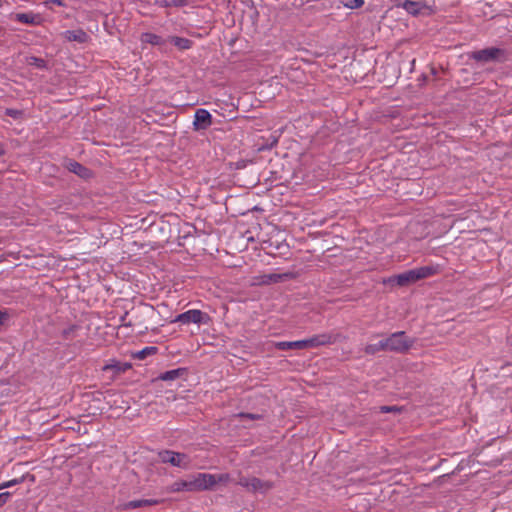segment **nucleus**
Instances as JSON below:
<instances>
[{"label": "nucleus", "instance_id": "f03ea898", "mask_svg": "<svg viewBox=\"0 0 512 512\" xmlns=\"http://www.w3.org/2000/svg\"><path fill=\"white\" fill-rule=\"evenodd\" d=\"M384 341L387 351L397 353H404L413 345V340L408 338L403 331L391 334L389 337L385 338Z\"/></svg>", "mask_w": 512, "mask_h": 512}, {"label": "nucleus", "instance_id": "a211bd4d", "mask_svg": "<svg viewBox=\"0 0 512 512\" xmlns=\"http://www.w3.org/2000/svg\"><path fill=\"white\" fill-rule=\"evenodd\" d=\"M184 372H185V369H182V368L169 370V371L161 373L158 376V379L162 380V381H174L177 378H179L180 376H182L184 374Z\"/></svg>", "mask_w": 512, "mask_h": 512}, {"label": "nucleus", "instance_id": "6ab92c4d", "mask_svg": "<svg viewBox=\"0 0 512 512\" xmlns=\"http://www.w3.org/2000/svg\"><path fill=\"white\" fill-rule=\"evenodd\" d=\"M131 368V364L127 363V362H118V361H113L109 364H106L104 367H103V370L104 371H107V370H114L116 373H123L125 371H127L128 369Z\"/></svg>", "mask_w": 512, "mask_h": 512}, {"label": "nucleus", "instance_id": "c9c22d12", "mask_svg": "<svg viewBox=\"0 0 512 512\" xmlns=\"http://www.w3.org/2000/svg\"><path fill=\"white\" fill-rule=\"evenodd\" d=\"M4 154H5L4 146L2 144H0V156H2Z\"/></svg>", "mask_w": 512, "mask_h": 512}, {"label": "nucleus", "instance_id": "4be33fe9", "mask_svg": "<svg viewBox=\"0 0 512 512\" xmlns=\"http://www.w3.org/2000/svg\"><path fill=\"white\" fill-rule=\"evenodd\" d=\"M26 63L29 66H34V67H37L39 69L46 68V61L44 59H42V58H38V57H35V56L27 57L26 58Z\"/></svg>", "mask_w": 512, "mask_h": 512}, {"label": "nucleus", "instance_id": "dca6fc26", "mask_svg": "<svg viewBox=\"0 0 512 512\" xmlns=\"http://www.w3.org/2000/svg\"><path fill=\"white\" fill-rule=\"evenodd\" d=\"M172 492L194 491L192 478L189 480H177L171 485Z\"/></svg>", "mask_w": 512, "mask_h": 512}, {"label": "nucleus", "instance_id": "2eb2a0df", "mask_svg": "<svg viewBox=\"0 0 512 512\" xmlns=\"http://www.w3.org/2000/svg\"><path fill=\"white\" fill-rule=\"evenodd\" d=\"M167 41L172 43L180 51L188 50L193 45L192 40L178 36H169Z\"/></svg>", "mask_w": 512, "mask_h": 512}, {"label": "nucleus", "instance_id": "f8f14e48", "mask_svg": "<svg viewBox=\"0 0 512 512\" xmlns=\"http://www.w3.org/2000/svg\"><path fill=\"white\" fill-rule=\"evenodd\" d=\"M17 22L29 25H36L40 23V15L33 12L16 13L11 16Z\"/></svg>", "mask_w": 512, "mask_h": 512}, {"label": "nucleus", "instance_id": "393cba45", "mask_svg": "<svg viewBox=\"0 0 512 512\" xmlns=\"http://www.w3.org/2000/svg\"><path fill=\"white\" fill-rule=\"evenodd\" d=\"M340 2L349 9H357L364 5V0H340Z\"/></svg>", "mask_w": 512, "mask_h": 512}, {"label": "nucleus", "instance_id": "bb28decb", "mask_svg": "<svg viewBox=\"0 0 512 512\" xmlns=\"http://www.w3.org/2000/svg\"><path fill=\"white\" fill-rule=\"evenodd\" d=\"M23 480H24V478L21 477V478H15V479L10 480V481L2 482V483H0V490L12 487V486L17 485V484H20V483L23 482Z\"/></svg>", "mask_w": 512, "mask_h": 512}, {"label": "nucleus", "instance_id": "aec40b11", "mask_svg": "<svg viewBox=\"0 0 512 512\" xmlns=\"http://www.w3.org/2000/svg\"><path fill=\"white\" fill-rule=\"evenodd\" d=\"M368 355H374L380 351H387L384 339L375 344H368L364 349Z\"/></svg>", "mask_w": 512, "mask_h": 512}, {"label": "nucleus", "instance_id": "2f4dec72", "mask_svg": "<svg viewBox=\"0 0 512 512\" xmlns=\"http://www.w3.org/2000/svg\"><path fill=\"white\" fill-rule=\"evenodd\" d=\"M240 417L248 418V419H252V420L260 418V416L258 414H250V413H241Z\"/></svg>", "mask_w": 512, "mask_h": 512}, {"label": "nucleus", "instance_id": "0eeeda50", "mask_svg": "<svg viewBox=\"0 0 512 512\" xmlns=\"http://www.w3.org/2000/svg\"><path fill=\"white\" fill-rule=\"evenodd\" d=\"M504 55V50L496 47H490L473 52L472 58L479 62H490L500 60Z\"/></svg>", "mask_w": 512, "mask_h": 512}, {"label": "nucleus", "instance_id": "9b49d317", "mask_svg": "<svg viewBox=\"0 0 512 512\" xmlns=\"http://www.w3.org/2000/svg\"><path fill=\"white\" fill-rule=\"evenodd\" d=\"M140 41L141 43H147L153 46H158L161 50L166 51L165 45L167 40L154 33H142L140 36Z\"/></svg>", "mask_w": 512, "mask_h": 512}, {"label": "nucleus", "instance_id": "b1692460", "mask_svg": "<svg viewBox=\"0 0 512 512\" xmlns=\"http://www.w3.org/2000/svg\"><path fill=\"white\" fill-rule=\"evenodd\" d=\"M157 351V347H154V346H148V347H145L144 349L138 351L136 354H135V357L137 359H144L147 355H152V354H155Z\"/></svg>", "mask_w": 512, "mask_h": 512}, {"label": "nucleus", "instance_id": "ddd939ff", "mask_svg": "<svg viewBox=\"0 0 512 512\" xmlns=\"http://www.w3.org/2000/svg\"><path fill=\"white\" fill-rule=\"evenodd\" d=\"M66 167L70 172L84 179L89 178L92 174L88 168L84 167L82 164L74 160L68 161Z\"/></svg>", "mask_w": 512, "mask_h": 512}, {"label": "nucleus", "instance_id": "20e7f679", "mask_svg": "<svg viewBox=\"0 0 512 512\" xmlns=\"http://www.w3.org/2000/svg\"><path fill=\"white\" fill-rule=\"evenodd\" d=\"M159 458L163 463H169L172 466L188 469L191 460L188 455L171 450H164L159 453Z\"/></svg>", "mask_w": 512, "mask_h": 512}, {"label": "nucleus", "instance_id": "473e14b6", "mask_svg": "<svg viewBox=\"0 0 512 512\" xmlns=\"http://www.w3.org/2000/svg\"><path fill=\"white\" fill-rule=\"evenodd\" d=\"M6 113H7V115L12 116L14 118H17L18 115L20 114V112L18 110H14V109H7Z\"/></svg>", "mask_w": 512, "mask_h": 512}, {"label": "nucleus", "instance_id": "f3484780", "mask_svg": "<svg viewBox=\"0 0 512 512\" xmlns=\"http://www.w3.org/2000/svg\"><path fill=\"white\" fill-rule=\"evenodd\" d=\"M274 347L278 350L286 351L291 349H302L301 340L297 341H279L274 343Z\"/></svg>", "mask_w": 512, "mask_h": 512}, {"label": "nucleus", "instance_id": "a878e982", "mask_svg": "<svg viewBox=\"0 0 512 512\" xmlns=\"http://www.w3.org/2000/svg\"><path fill=\"white\" fill-rule=\"evenodd\" d=\"M157 3L163 7L181 6L183 0H157Z\"/></svg>", "mask_w": 512, "mask_h": 512}, {"label": "nucleus", "instance_id": "6e6552de", "mask_svg": "<svg viewBox=\"0 0 512 512\" xmlns=\"http://www.w3.org/2000/svg\"><path fill=\"white\" fill-rule=\"evenodd\" d=\"M194 491L211 490L215 486L214 474L197 473L192 477Z\"/></svg>", "mask_w": 512, "mask_h": 512}, {"label": "nucleus", "instance_id": "72a5a7b5", "mask_svg": "<svg viewBox=\"0 0 512 512\" xmlns=\"http://www.w3.org/2000/svg\"><path fill=\"white\" fill-rule=\"evenodd\" d=\"M51 3L56 4L58 6H64L63 0H50Z\"/></svg>", "mask_w": 512, "mask_h": 512}, {"label": "nucleus", "instance_id": "cd10ccee", "mask_svg": "<svg viewBox=\"0 0 512 512\" xmlns=\"http://www.w3.org/2000/svg\"><path fill=\"white\" fill-rule=\"evenodd\" d=\"M214 479L215 485L218 483H227L230 479V476L227 473L214 474Z\"/></svg>", "mask_w": 512, "mask_h": 512}, {"label": "nucleus", "instance_id": "7c9ffc66", "mask_svg": "<svg viewBox=\"0 0 512 512\" xmlns=\"http://www.w3.org/2000/svg\"><path fill=\"white\" fill-rule=\"evenodd\" d=\"M399 409L396 406H382L380 411L383 413H388L392 411H398Z\"/></svg>", "mask_w": 512, "mask_h": 512}, {"label": "nucleus", "instance_id": "423d86ee", "mask_svg": "<svg viewBox=\"0 0 512 512\" xmlns=\"http://www.w3.org/2000/svg\"><path fill=\"white\" fill-rule=\"evenodd\" d=\"M336 342V336L331 333H322L310 338L301 340L302 349L316 348Z\"/></svg>", "mask_w": 512, "mask_h": 512}, {"label": "nucleus", "instance_id": "1a4fd4ad", "mask_svg": "<svg viewBox=\"0 0 512 512\" xmlns=\"http://www.w3.org/2000/svg\"><path fill=\"white\" fill-rule=\"evenodd\" d=\"M212 125V115L206 109L199 108L195 111L193 128L195 131L206 130Z\"/></svg>", "mask_w": 512, "mask_h": 512}, {"label": "nucleus", "instance_id": "f257e3e1", "mask_svg": "<svg viewBox=\"0 0 512 512\" xmlns=\"http://www.w3.org/2000/svg\"><path fill=\"white\" fill-rule=\"evenodd\" d=\"M435 272L436 269L432 266L419 267L389 277L388 279H385L383 283L388 285L407 286L418 280L430 277L434 275Z\"/></svg>", "mask_w": 512, "mask_h": 512}, {"label": "nucleus", "instance_id": "5701e85b", "mask_svg": "<svg viewBox=\"0 0 512 512\" xmlns=\"http://www.w3.org/2000/svg\"><path fill=\"white\" fill-rule=\"evenodd\" d=\"M79 329L78 325H70L63 329L62 336L64 339L71 340L76 336V332Z\"/></svg>", "mask_w": 512, "mask_h": 512}, {"label": "nucleus", "instance_id": "7ed1b4c3", "mask_svg": "<svg viewBox=\"0 0 512 512\" xmlns=\"http://www.w3.org/2000/svg\"><path fill=\"white\" fill-rule=\"evenodd\" d=\"M172 322L181 323L185 325L190 323L198 325H208L211 322V317L209 314L199 309H191L177 315Z\"/></svg>", "mask_w": 512, "mask_h": 512}, {"label": "nucleus", "instance_id": "412c9836", "mask_svg": "<svg viewBox=\"0 0 512 512\" xmlns=\"http://www.w3.org/2000/svg\"><path fill=\"white\" fill-rule=\"evenodd\" d=\"M401 7L412 15H416L419 12L418 3L412 0H404Z\"/></svg>", "mask_w": 512, "mask_h": 512}, {"label": "nucleus", "instance_id": "c85d7f7f", "mask_svg": "<svg viewBox=\"0 0 512 512\" xmlns=\"http://www.w3.org/2000/svg\"><path fill=\"white\" fill-rule=\"evenodd\" d=\"M128 312L126 311L121 317H120V325L119 329L122 327H132L133 323L130 320H127Z\"/></svg>", "mask_w": 512, "mask_h": 512}, {"label": "nucleus", "instance_id": "39448f33", "mask_svg": "<svg viewBox=\"0 0 512 512\" xmlns=\"http://www.w3.org/2000/svg\"><path fill=\"white\" fill-rule=\"evenodd\" d=\"M238 485L246 488L250 492L265 493L273 487L269 481H263L256 477H240Z\"/></svg>", "mask_w": 512, "mask_h": 512}, {"label": "nucleus", "instance_id": "c756f323", "mask_svg": "<svg viewBox=\"0 0 512 512\" xmlns=\"http://www.w3.org/2000/svg\"><path fill=\"white\" fill-rule=\"evenodd\" d=\"M10 496H11L10 492L0 493V506H3L4 504H6L7 501L9 500Z\"/></svg>", "mask_w": 512, "mask_h": 512}, {"label": "nucleus", "instance_id": "4468645a", "mask_svg": "<svg viewBox=\"0 0 512 512\" xmlns=\"http://www.w3.org/2000/svg\"><path fill=\"white\" fill-rule=\"evenodd\" d=\"M160 503V500L157 499H141V500H131L123 505L124 510L136 509L140 507H148L154 506Z\"/></svg>", "mask_w": 512, "mask_h": 512}, {"label": "nucleus", "instance_id": "f704fd0d", "mask_svg": "<svg viewBox=\"0 0 512 512\" xmlns=\"http://www.w3.org/2000/svg\"><path fill=\"white\" fill-rule=\"evenodd\" d=\"M279 278H280V275H276V274H273V275L269 276V279L272 280V281H277Z\"/></svg>", "mask_w": 512, "mask_h": 512}, {"label": "nucleus", "instance_id": "9d476101", "mask_svg": "<svg viewBox=\"0 0 512 512\" xmlns=\"http://www.w3.org/2000/svg\"><path fill=\"white\" fill-rule=\"evenodd\" d=\"M61 37L68 42L83 44L90 39L89 35L83 29L66 30L61 33Z\"/></svg>", "mask_w": 512, "mask_h": 512}]
</instances>
